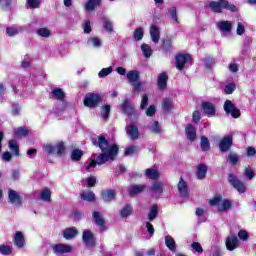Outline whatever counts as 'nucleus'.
Instances as JSON below:
<instances>
[{
  "label": "nucleus",
  "mask_w": 256,
  "mask_h": 256,
  "mask_svg": "<svg viewBox=\"0 0 256 256\" xmlns=\"http://www.w3.org/2000/svg\"><path fill=\"white\" fill-rule=\"evenodd\" d=\"M126 77H127L128 81L131 82V85L133 83H137L139 81V71H137V70L129 71L126 74Z\"/></svg>",
  "instance_id": "nucleus-26"
},
{
  "label": "nucleus",
  "mask_w": 256,
  "mask_h": 256,
  "mask_svg": "<svg viewBox=\"0 0 256 256\" xmlns=\"http://www.w3.org/2000/svg\"><path fill=\"white\" fill-rule=\"evenodd\" d=\"M196 175L199 179H205L206 175H207V166L200 164L198 166V170L196 172Z\"/></svg>",
  "instance_id": "nucleus-36"
},
{
  "label": "nucleus",
  "mask_w": 256,
  "mask_h": 256,
  "mask_svg": "<svg viewBox=\"0 0 256 256\" xmlns=\"http://www.w3.org/2000/svg\"><path fill=\"white\" fill-rule=\"evenodd\" d=\"M37 35L39 37H44L45 39H49V37H51V30L47 27L39 28L37 30Z\"/></svg>",
  "instance_id": "nucleus-35"
},
{
  "label": "nucleus",
  "mask_w": 256,
  "mask_h": 256,
  "mask_svg": "<svg viewBox=\"0 0 256 256\" xmlns=\"http://www.w3.org/2000/svg\"><path fill=\"white\" fill-rule=\"evenodd\" d=\"M238 237L240 241H247V239H249V233H247L245 230H240L238 232Z\"/></svg>",
  "instance_id": "nucleus-61"
},
{
  "label": "nucleus",
  "mask_w": 256,
  "mask_h": 256,
  "mask_svg": "<svg viewBox=\"0 0 256 256\" xmlns=\"http://www.w3.org/2000/svg\"><path fill=\"white\" fill-rule=\"evenodd\" d=\"M43 150L48 155H63V153H65V146L62 142L57 143L55 146L51 144H45Z\"/></svg>",
  "instance_id": "nucleus-4"
},
{
  "label": "nucleus",
  "mask_w": 256,
  "mask_h": 256,
  "mask_svg": "<svg viewBox=\"0 0 256 256\" xmlns=\"http://www.w3.org/2000/svg\"><path fill=\"white\" fill-rule=\"evenodd\" d=\"M169 14L171 15L173 21H175V23H179V18L177 17V8L175 7H171L169 9Z\"/></svg>",
  "instance_id": "nucleus-59"
},
{
  "label": "nucleus",
  "mask_w": 256,
  "mask_h": 256,
  "mask_svg": "<svg viewBox=\"0 0 256 256\" xmlns=\"http://www.w3.org/2000/svg\"><path fill=\"white\" fill-rule=\"evenodd\" d=\"M81 199H83V201H88V202H93L95 201V193L87 190V191H83L80 194Z\"/></svg>",
  "instance_id": "nucleus-28"
},
{
  "label": "nucleus",
  "mask_w": 256,
  "mask_h": 256,
  "mask_svg": "<svg viewBox=\"0 0 256 256\" xmlns=\"http://www.w3.org/2000/svg\"><path fill=\"white\" fill-rule=\"evenodd\" d=\"M149 33L152 42L155 44L159 43V39H161V30L159 29V27L156 25H151Z\"/></svg>",
  "instance_id": "nucleus-11"
},
{
  "label": "nucleus",
  "mask_w": 256,
  "mask_h": 256,
  "mask_svg": "<svg viewBox=\"0 0 256 256\" xmlns=\"http://www.w3.org/2000/svg\"><path fill=\"white\" fill-rule=\"evenodd\" d=\"M8 201L9 203H12V205H21V195H19V192L9 189L8 190Z\"/></svg>",
  "instance_id": "nucleus-10"
},
{
  "label": "nucleus",
  "mask_w": 256,
  "mask_h": 256,
  "mask_svg": "<svg viewBox=\"0 0 256 256\" xmlns=\"http://www.w3.org/2000/svg\"><path fill=\"white\" fill-rule=\"evenodd\" d=\"M187 63H191V55L178 54L176 56L175 65H176V69H178L179 71H183Z\"/></svg>",
  "instance_id": "nucleus-8"
},
{
  "label": "nucleus",
  "mask_w": 256,
  "mask_h": 256,
  "mask_svg": "<svg viewBox=\"0 0 256 256\" xmlns=\"http://www.w3.org/2000/svg\"><path fill=\"white\" fill-rule=\"evenodd\" d=\"M171 47H173V42L171 41V39L164 40V42L162 44L163 51H165V53H167V51H171Z\"/></svg>",
  "instance_id": "nucleus-52"
},
{
  "label": "nucleus",
  "mask_w": 256,
  "mask_h": 256,
  "mask_svg": "<svg viewBox=\"0 0 256 256\" xmlns=\"http://www.w3.org/2000/svg\"><path fill=\"white\" fill-rule=\"evenodd\" d=\"M88 43L93 47H99L101 45V40L99 38H91L88 40Z\"/></svg>",
  "instance_id": "nucleus-64"
},
{
  "label": "nucleus",
  "mask_w": 256,
  "mask_h": 256,
  "mask_svg": "<svg viewBox=\"0 0 256 256\" xmlns=\"http://www.w3.org/2000/svg\"><path fill=\"white\" fill-rule=\"evenodd\" d=\"M0 253L2 255H11V247L5 245L0 246Z\"/></svg>",
  "instance_id": "nucleus-62"
},
{
  "label": "nucleus",
  "mask_w": 256,
  "mask_h": 256,
  "mask_svg": "<svg viewBox=\"0 0 256 256\" xmlns=\"http://www.w3.org/2000/svg\"><path fill=\"white\" fill-rule=\"evenodd\" d=\"M9 149L15 155L16 157H19V143L15 140H10L9 143Z\"/></svg>",
  "instance_id": "nucleus-33"
},
{
  "label": "nucleus",
  "mask_w": 256,
  "mask_h": 256,
  "mask_svg": "<svg viewBox=\"0 0 256 256\" xmlns=\"http://www.w3.org/2000/svg\"><path fill=\"white\" fill-rule=\"evenodd\" d=\"M231 145H233V137L231 136H226L224 137L219 144L220 151H229L231 149Z\"/></svg>",
  "instance_id": "nucleus-15"
},
{
  "label": "nucleus",
  "mask_w": 256,
  "mask_h": 256,
  "mask_svg": "<svg viewBox=\"0 0 256 256\" xmlns=\"http://www.w3.org/2000/svg\"><path fill=\"white\" fill-rule=\"evenodd\" d=\"M99 103H101V96L99 94L90 93L87 94L84 99L85 107H89L90 109H93V107H96Z\"/></svg>",
  "instance_id": "nucleus-5"
},
{
  "label": "nucleus",
  "mask_w": 256,
  "mask_h": 256,
  "mask_svg": "<svg viewBox=\"0 0 256 256\" xmlns=\"http://www.w3.org/2000/svg\"><path fill=\"white\" fill-rule=\"evenodd\" d=\"M224 111L227 115H231L234 119L241 117V111L235 107V104L230 100H226L224 103Z\"/></svg>",
  "instance_id": "nucleus-6"
},
{
  "label": "nucleus",
  "mask_w": 256,
  "mask_h": 256,
  "mask_svg": "<svg viewBox=\"0 0 256 256\" xmlns=\"http://www.w3.org/2000/svg\"><path fill=\"white\" fill-rule=\"evenodd\" d=\"M130 195H138V193H143L145 191L144 185H134L129 188Z\"/></svg>",
  "instance_id": "nucleus-37"
},
{
  "label": "nucleus",
  "mask_w": 256,
  "mask_h": 256,
  "mask_svg": "<svg viewBox=\"0 0 256 256\" xmlns=\"http://www.w3.org/2000/svg\"><path fill=\"white\" fill-rule=\"evenodd\" d=\"M203 63L204 67L209 71V69H212L213 65H215V60L211 57H205Z\"/></svg>",
  "instance_id": "nucleus-47"
},
{
  "label": "nucleus",
  "mask_w": 256,
  "mask_h": 256,
  "mask_svg": "<svg viewBox=\"0 0 256 256\" xmlns=\"http://www.w3.org/2000/svg\"><path fill=\"white\" fill-rule=\"evenodd\" d=\"M55 255H64V253H71L73 248L67 244H56L52 246Z\"/></svg>",
  "instance_id": "nucleus-9"
},
{
  "label": "nucleus",
  "mask_w": 256,
  "mask_h": 256,
  "mask_svg": "<svg viewBox=\"0 0 256 256\" xmlns=\"http://www.w3.org/2000/svg\"><path fill=\"white\" fill-rule=\"evenodd\" d=\"M159 213V210L157 209V206H152L150 208V212L148 213V219L149 221H154V219L157 217Z\"/></svg>",
  "instance_id": "nucleus-44"
},
{
  "label": "nucleus",
  "mask_w": 256,
  "mask_h": 256,
  "mask_svg": "<svg viewBox=\"0 0 256 256\" xmlns=\"http://www.w3.org/2000/svg\"><path fill=\"white\" fill-rule=\"evenodd\" d=\"M99 3H101V0H89L85 5L86 11H94Z\"/></svg>",
  "instance_id": "nucleus-39"
},
{
  "label": "nucleus",
  "mask_w": 256,
  "mask_h": 256,
  "mask_svg": "<svg viewBox=\"0 0 256 256\" xmlns=\"http://www.w3.org/2000/svg\"><path fill=\"white\" fill-rule=\"evenodd\" d=\"M150 130L152 131V133H161V126H159V122L154 121L153 124L150 126Z\"/></svg>",
  "instance_id": "nucleus-57"
},
{
  "label": "nucleus",
  "mask_w": 256,
  "mask_h": 256,
  "mask_svg": "<svg viewBox=\"0 0 256 256\" xmlns=\"http://www.w3.org/2000/svg\"><path fill=\"white\" fill-rule=\"evenodd\" d=\"M133 87V92L134 93H141V91H143V84L141 82H134L133 84H131Z\"/></svg>",
  "instance_id": "nucleus-56"
},
{
  "label": "nucleus",
  "mask_w": 256,
  "mask_h": 256,
  "mask_svg": "<svg viewBox=\"0 0 256 256\" xmlns=\"http://www.w3.org/2000/svg\"><path fill=\"white\" fill-rule=\"evenodd\" d=\"M141 50H142L144 57H146L147 59H149V57H151V55H153V50L151 49V46L149 44H142Z\"/></svg>",
  "instance_id": "nucleus-38"
},
{
  "label": "nucleus",
  "mask_w": 256,
  "mask_h": 256,
  "mask_svg": "<svg viewBox=\"0 0 256 256\" xmlns=\"http://www.w3.org/2000/svg\"><path fill=\"white\" fill-rule=\"evenodd\" d=\"M82 157H83V151L79 149H75L71 153L72 161H80Z\"/></svg>",
  "instance_id": "nucleus-43"
},
{
  "label": "nucleus",
  "mask_w": 256,
  "mask_h": 256,
  "mask_svg": "<svg viewBox=\"0 0 256 256\" xmlns=\"http://www.w3.org/2000/svg\"><path fill=\"white\" fill-rule=\"evenodd\" d=\"M191 247H192L193 253H198V255H201V253H203V247L199 242H193Z\"/></svg>",
  "instance_id": "nucleus-49"
},
{
  "label": "nucleus",
  "mask_w": 256,
  "mask_h": 256,
  "mask_svg": "<svg viewBox=\"0 0 256 256\" xmlns=\"http://www.w3.org/2000/svg\"><path fill=\"white\" fill-rule=\"evenodd\" d=\"M209 204L212 207L218 206V211H221L222 213L225 211H229L232 205L230 200L223 199V197L221 196L214 197L209 201Z\"/></svg>",
  "instance_id": "nucleus-3"
},
{
  "label": "nucleus",
  "mask_w": 256,
  "mask_h": 256,
  "mask_svg": "<svg viewBox=\"0 0 256 256\" xmlns=\"http://www.w3.org/2000/svg\"><path fill=\"white\" fill-rule=\"evenodd\" d=\"M51 97L57 99L58 101H63L65 99V92L61 88H56L52 90Z\"/></svg>",
  "instance_id": "nucleus-25"
},
{
  "label": "nucleus",
  "mask_w": 256,
  "mask_h": 256,
  "mask_svg": "<svg viewBox=\"0 0 256 256\" xmlns=\"http://www.w3.org/2000/svg\"><path fill=\"white\" fill-rule=\"evenodd\" d=\"M121 109L127 115H131V113H133V107L131 106L128 100H125L123 102V104L121 105Z\"/></svg>",
  "instance_id": "nucleus-41"
},
{
  "label": "nucleus",
  "mask_w": 256,
  "mask_h": 256,
  "mask_svg": "<svg viewBox=\"0 0 256 256\" xmlns=\"http://www.w3.org/2000/svg\"><path fill=\"white\" fill-rule=\"evenodd\" d=\"M19 113H21V107L19 106V104H13L11 109V115L17 117Z\"/></svg>",
  "instance_id": "nucleus-60"
},
{
  "label": "nucleus",
  "mask_w": 256,
  "mask_h": 256,
  "mask_svg": "<svg viewBox=\"0 0 256 256\" xmlns=\"http://www.w3.org/2000/svg\"><path fill=\"white\" fill-rule=\"evenodd\" d=\"M150 191L152 195H156V196L161 195L163 193V183L155 182L154 184H152Z\"/></svg>",
  "instance_id": "nucleus-24"
},
{
  "label": "nucleus",
  "mask_w": 256,
  "mask_h": 256,
  "mask_svg": "<svg viewBox=\"0 0 256 256\" xmlns=\"http://www.w3.org/2000/svg\"><path fill=\"white\" fill-rule=\"evenodd\" d=\"M162 107L164 111H171V109H173V101L169 99H164Z\"/></svg>",
  "instance_id": "nucleus-51"
},
{
  "label": "nucleus",
  "mask_w": 256,
  "mask_h": 256,
  "mask_svg": "<svg viewBox=\"0 0 256 256\" xmlns=\"http://www.w3.org/2000/svg\"><path fill=\"white\" fill-rule=\"evenodd\" d=\"M168 77L166 73H161L158 76V87L159 89H165L167 87Z\"/></svg>",
  "instance_id": "nucleus-30"
},
{
  "label": "nucleus",
  "mask_w": 256,
  "mask_h": 256,
  "mask_svg": "<svg viewBox=\"0 0 256 256\" xmlns=\"http://www.w3.org/2000/svg\"><path fill=\"white\" fill-rule=\"evenodd\" d=\"M165 245L166 247H168L170 251H176L177 249V245L175 244V239H173V237L169 235L165 237Z\"/></svg>",
  "instance_id": "nucleus-32"
},
{
  "label": "nucleus",
  "mask_w": 256,
  "mask_h": 256,
  "mask_svg": "<svg viewBox=\"0 0 256 256\" xmlns=\"http://www.w3.org/2000/svg\"><path fill=\"white\" fill-rule=\"evenodd\" d=\"M239 246V239L235 235H230L226 239V247L228 251H234Z\"/></svg>",
  "instance_id": "nucleus-14"
},
{
  "label": "nucleus",
  "mask_w": 256,
  "mask_h": 256,
  "mask_svg": "<svg viewBox=\"0 0 256 256\" xmlns=\"http://www.w3.org/2000/svg\"><path fill=\"white\" fill-rule=\"evenodd\" d=\"M79 232L76 230V228L74 227H71V228H66L64 231H63V237L64 239H75V237H77V234Z\"/></svg>",
  "instance_id": "nucleus-22"
},
{
  "label": "nucleus",
  "mask_w": 256,
  "mask_h": 256,
  "mask_svg": "<svg viewBox=\"0 0 256 256\" xmlns=\"http://www.w3.org/2000/svg\"><path fill=\"white\" fill-rule=\"evenodd\" d=\"M109 113H111V106L110 105L102 106V117H103V119H109Z\"/></svg>",
  "instance_id": "nucleus-54"
},
{
  "label": "nucleus",
  "mask_w": 256,
  "mask_h": 256,
  "mask_svg": "<svg viewBox=\"0 0 256 256\" xmlns=\"http://www.w3.org/2000/svg\"><path fill=\"white\" fill-rule=\"evenodd\" d=\"M103 27L108 33H113V23L109 19L103 18Z\"/></svg>",
  "instance_id": "nucleus-48"
},
{
  "label": "nucleus",
  "mask_w": 256,
  "mask_h": 256,
  "mask_svg": "<svg viewBox=\"0 0 256 256\" xmlns=\"http://www.w3.org/2000/svg\"><path fill=\"white\" fill-rule=\"evenodd\" d=\"M132 212H133V207H131V205H126L120 211V215L124 219H127V217H129V215H131Z\"/></svg>",
  "instance_id": "nucleus-40"
},
{
  "label": "nucleus",
  "mask_w": 256,
  "mask_h": 256,
  "mask_svg": "<svg viewBox=\"0 0 256 256\" xmlns=\"http://www.w3.org/2000/svg\"><path fill=\"white\" fill-rule=\"evenodd\" d=\"M208 7L212 11V13H223V9L231 11V13H236L237 11V6L229 3V1L227 0L211 1L208 4Z\"/></svg>",
  "instance_id": "nucleus-2"
},
{
  "label": "nucleus",
  "mask_w": 256,
  "mask_h": 256,
  "mask_svg": "<svg viewBox=\"0 0 256 256\" xmlns=\"http://www.w3.org/2000/svg\"><path fill=\"white\" fill-rule=\"evenodd\" d=\"M202 109L207 115L213 116L215 115V106L212 103L204 102L202 103Z\"/></svg>",
  "instance_id": "nucleus-27"
},
{
  "label": "nucleus",
  "mask_w": 256,
  "mask_h": 256,
  "mask_svg": "<svg viewBox=\"0 0 256 256\" xmlns=\"http://www.w3.org/2000/svg\"><path fill=\"white\" fill-rule=\"evenodd\" d=\"M92 143L96 147H99L102 153L96 158V160H92L88 164L86 171H91V169H94L96 165H105L107 161H113V159L117 157V153H119V147L115 144L109 145V142L103 136L92 138Z\"/></svg>",
  "instance_id": "nucleus-1"
},
{
  "label": "nucleus",
  "mask_w": 256,
  "mask_h": 256,
  "mask_svg": "<svg viewBox=\"0 0 256 256\" xmlns=\"http://www.w3.org/2000/svg\"><path fill=\"white\" fill-rule=\"evenodd\" d=\"M94 223L99 226L100 231H105V219L102 218L101 212H93Z\"/></svg>",
  "instance_id": "nucleus-17"
},
{
  "label": "nucleus",
  "mask_w": 256,
  "mask_h": 256,
  "mask_svg": "<svg viewBox=\"0 0 256 256\" xmlns=\"http://www.w3.org/2000/svg\"><path fill=\"white\" fill-rule=\"evenodd\" d=\"M228 161L229 163H231V165H237V163L239 162V156H237V154L235 153H230L228 155Z\"/></svg>",
  "instance_id": "nucleus-55"
},
{
  "label": "nucleus",
  "mask_w": 256,
  "mask_h": 256,
  "mask_svg": "<svg viewBox=\"0 0 256 256\" xmlns=\"http://www.w3.org/2000/svg\"><path fill=\"white\" fill-rule=\"evenodd\" d=\"M228 181L230 185H232V187L238 191V193H245L247 188L245 187V184L238 179L237 176L234 174H229Z\"/></svg>",
  "instance_id": "nucleus-7"
},
{
  "label": "nucleus",
  "mask_w": 256,
  "mask_h": 256,
  "mask_svg": "<svg viewBox=\"0 0 256 256\" xmlns=\"http://www.w3.org/2000/svg\"><path fill=\"white\" fill-rule=\"evenodd\" d=\"M200 147L202 151H209V149H211V144H209V140L207 139V137H201Z\"/></svg>",
  "instance_id": "nucleus-42"
},
{
  "label": "nucleus",
  "mask_w": 256,
  "mask_h": 256,
  "mask_svg": "<svg viewBox=\"0 0 256 256\" xmlns=\"http://www.w3.org/2000/svg\"><path fill=\"white\" fill-rule=\"evenodd\" d=\"M6 33H7L8 37H15V35L19 34V29L14 28V27H8L6 29Z\"/></svg>",
  "instance_id": "nucleus-58"
},
{
  "label": "nucleus",
  "mask_w": 256,
  "mask_h": 256,
  "mask_svg": "<svg viewBox=\"0 0 256 256\" xmlns=\"http://www.w3.org/2000/svg\"><path fill=\"white\" fill-rule=\"evenodd\" d=\"M43 0H27L28 7L30 9H39Z\"/></svg>",
  "instance_id": "nucleus-45"
},
{
  "label": "nucleus",
  "mask_w": 256,
  "mask_h": 256,
  "mask_svg": "<svg viewBox=\"0 0 256 256\" xmlns=\"http://www.w3.org/2000/svg\"><path fill=\"white\" fill-rule=\"evenodd\" d=\"M82 239L87 247H93L95 245V236L89 230L83 231Z\"/></svg>",
  "instance_id": "nucleus-12"
},
{
  "label": "nucleus",
  "mask_w": 256,
  "mask_h": 256,
  "mask_svg": "<svg viewBox=\"0 0 256 256\" xmlns=\"http://www.w3.org/2000/svg\"><path fill=\"white\" fill-rule=\"evenodd\" d=\"M217 27L222 33H229L233 29V23L230 21H220L217 22Z\"/></svg>",
  "instance_id": "nucleus-20"
},
{
  "label": "nucleus",
  "mask_w": 256,
  "mask_h": 256,
  "mask_svg": "<svg viewBox=\"0 0 256 256\" xmlns=\"http://www.w3.org/2000/svg\"><path fill=\"white\" fill-rule=\"evenodd\" d=\"M178 191L181 197H189V188L187 187V182L183 181V178L178 183Z\"/></svg>",
  "instance_id": "nucleus-21"
},
{
  "label": "nucleus",
  "mask_w": 256,
  "mask_h": 256,
  "mask_svg": "<svg viewBox=\"0 0 256 256\" xmlns=\"http://www.w3.org/2000/svg\"><path fill=\"white\" fill-rule=\"evenodd\" d=\"M126 133L128 137H130V139H132L133 141L139 139V128L134 124H130L127 126Z\"/></svg>",
  "instance_id": "nucleus-13"
},
{
  "label": "nucleus",
  "mask_w": 256,
  "mask_h": 256,
  "mask_svg": "<svg viewBox=\"0 0 256 256\" xmlns=\"http://www.w3.org/2000/svg\"><path fill=\"white\" fill-rule=\"evenodd\" d=\"M115 196V190H104L101 193V197L105 203H111V201H114Z\"/></svg>",
  "instance_id": "nucleus-19"
},
{
  "label": "nucleus",
  "mask_w": 256,
  "mask_h": 256,
  "mask_svg": "<svg viewBox=\"0 0 256 256\" xmlns=\"http://www.w3.org/2000/svg\"><path fill=\"white\" fill-rule=\"evenodd\" d=\"M94 223L99 226L100 231H105V219L102 218L101 212H93Z\"/></svg>",
  "instance_id": "nucleus-18"
},
{
  "label": "nucleus",
  "mask_w": 256,
  "mask_h": 256,
  "mask_svg": "<svg viewBox=\"0 0 256 256\" xmlns=\"http://www.w3.org/2000/svg\"><path fill=\"white\" fill-rule=\"evenodd\" d=\"M145 175L146 177H148V179H159V170L155 169V168H148L145 171Z\"/></svg>",
  "instance_id": "nucleus-31"
},
{
  "label": "nucleus",
  "mask_w": 256,
  "mask_h": 256,
  "mask_svg": "<svg viewBox=\"0 0 256 256\" xmlns=\"http://www.w3.org/2000/svg\"><path fill=\"white\" fill-rule=\"evenodd\" d=\"M139 147L138 146H129L125 149V155L128 157H131L132 155H135V153H138Z\"/></svg>",
  "instance_id": "nucleus-46"
},
{
  "label": "nucleus",
  "mask_w": 256,
  "mask_h": 256,
  "mask_svg": "<svg viewBox=\"0 0 256 256\" xmlns=\"http://www.w3.org/2000/svg\"><path fill=\"white\" fill-rule=\"evenodd\" d=\"M111 73H113V68H111V67L103 68V69L98 73V77H100V79H103V77H107V75H111Z\"/></svg>",
  "instance_id": "nucleus-50"
},
{
  "label": "nucleus",
  "mask_w": 256,
  "mask_h": 256,
  "mask_svg": "<svg viewBox=\"0 0 256 256\" xmlns=\"http://www.w3.org/2000/svg\"><path fill=\"white\" fill-rule=\"evenodd\" d=\"M185 133L188 141H195L197 139V129L193 124H188L185 128Z\"/></svg>",
  "instance_id": "nucleus-16"
},
{
  "label": "nucleus",
  "mask_w": 256,
  "mask_h": 256,
  "mask_svg": "<svg viewBox=\"0 0 256 256\" xmlns=\"http://www.w3.org/2000/svg\"><path fill=\"white\" fill-rule=\"evenodd\" d=\"M29 134V130L25 127H19L14 129V137L16 139H21V137H25V135Z\"/></svg>",
  "instance_id": "nucleus-29"
},
{
  "label": "nucleus",
  "mask_w": 256,
  "mask_h": 256,
  "mask_svg": "<svg viewBox=\"0 0 256 256\" xmlns=\"http://www.w3.org/2000/svg\"><path fill=\"white\" fill-rule=\"evenodd\" d=\"M144 30L143 28H138L134 31V39L135 41H141L143 39Z\"/></svg>",
  "instance_id": "nucleus-53"
},
{
  "label": "nucleus",
  "mask_w": 256,
  "mask_h": 256,
  "mask_svg": "<svg viewBox=\"0 0 256 256\" xmlns=\"http://www.w3.org/2000/svg\"><path fill=\"white\" fill-rule=\"evenodd\" d=\"M40 197L42 201H45L46 203H51V190L49 188H44L40 193Z\"/></svg>",
  "instance_id": "nucleus-34"
},
{
  "label": "nucleus",
  "mask_w": 256,
  "mask_h": 256,
  "mask_svg": "<svg viewBox=\"0 0 256 256\" xmlns=\"http://www.w3.org/2000/svg\"><path fill=\"white\" fill-rule=\"evenodd\" d=\"M14 243L16 247H18L19 249H22V247H25V237L23 236V233L16 232L14 236Z\"/></svg>",
  "instance_id": "nucleus-23"
},
{
  "label": "nucleus",
  "mask_w": 256,
  "mask_h": 256,
  "mask_svg": "<svg viewBox=\"0 0 256 256\" xmlns=\"http://www.w3.org/2000/svg\"><path fill=\"white\" fill-rule=\"evenodd\" d=\"M224 91L227 95H231V93H233V91H235V84L230 83V84L226 85Z\"/></svg>",
  "instance_id": "nucleus-63"
}]
</instances>
